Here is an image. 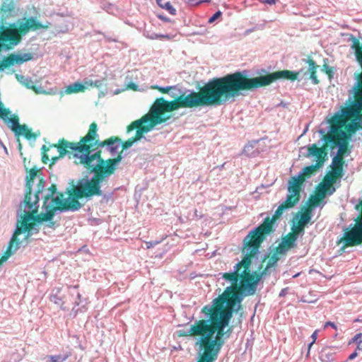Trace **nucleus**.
<instances>
[{"instance_id": "nucleus-1", "label": "nucleus", "mask_w": 362, "mask_h": 362, "mask_svg": "<svg viewBox=\"0 0 362 362\" xmlns=\"http://www.w3.org/2000/svg\"><path fill=\"white\" fill-rule=\"evenodd\" d=\"M250 240L253 239L250 234H247L243 240L245 257L235 264L234 271L221 274L223 279L230 283V286L226 287L211 304L202 308L201 313L206 319L196 320L187 331H179V337H199L221 350L224 344L223 338H228L232 332L230 327L226 332L224 329L228 325L233 312L238 313L242 308L243 296L254 295L262 276L267 274L269 268L276 266L281 255H284V253H278L275 248L271 256L268 255L264 258L263 262L267 259L265 268L260 272L251 273L252 259L258 252L262 243L255 247L249 244Z\"/></svg>"}, {"instance_id": "nucleus-2", "label": "nucleus", "mask_w": 362, "mask_h": 362, "mask_svg": "<svg viewBox=\"0 0 362 362\" xmlns=\"http://www.w3.org/2000/svg\"><path fill=\"white\" fill-rule=\"evenodd\" d=\"M298 75V72L282 70L264 76L250 77L246 71H235L223 77L214 78L202 86L199 91H191L187 95L182 93L172 101H167L163 98H157L149 112L138 120L151 131L157 124L167 121L168 117H163L166 112L180 108L221 105L243 92L269 86L276 80L295 81Z\"/></svg>"}, {"instance_id": "nucleus-3", "label": "nucleus", "mask_w": 362, "mask_h": 362, "mask_svg": "<svg viewBox=\"0 0 362 362\" xmlns=\"http://www.w3.org/2000/svg\"><path fill=\"white\" fill-rule=\"evenodd\" d=\"M101 154L102 151L98 150L91 156L83 157L77 154V157H73L76 158V164L83 165L90 173H94V175L90 180L83 178L78 180L76 185H73L72 188L67 191L69 201H64L62 195L52 199V211L46 214L45 218H50L54 216L57 211H77L82 206L79 199L103 194L101 182L105 177L115 173L116 165L122 160V157L119 156L117 158L104 160Z\"/></svg>"}, {"instance_id": "nucleus-4", "label": "nucleus", "mask_w": 362, "mask_h": 362, "mask_svg": "<svg viewBox=\"0 0 362 362\" xmlns=\"http://www.w3.org/2000/svg\"><path fill=\"white\" fill-rule=\"evenodd\" d=\"M98 134V125L93 122H92L88 131V133L81 138L78 142H71L66 139L60 141L58 148H59V156L57 158H64L68 155L69 158L77 157V154L85 157L91 156L92 152L98 148L106 147L107 151L112 156H116L117 158L120 156L122 158V150L119 151L122 139L116 136H112L110 138L100 141Z\"/></svg>"}, {"instance_id": "nucleus-5", "label": "nucleus", "mask_w": 362, "mask_h": 362, "mask_svg": "<svg viewBox=\"0 0 362 362\" xmlns=\"http://www.w3.org/2000/svg\"><path fill=\"white\" fill-rule=\"evenodd\" d=\"M48 189L50 194L45 196L42 206V208L45 209V212L37 214L39 208L38 202L40 200L39 194L42 192V189L39 188L36 193L33 195L30 204H28L26 210L24 211L25 214L22 217V220L18 221V223H20L22 226H23V230L28 231V233H29L30 231L33 228L35 223H41L42 221H49L53 218L54 216H52L50 218H45L46 214L52 211V205L54 204L52 202V199H56L57 197H59L60 195H62L63 200L68 201L64 198V195L62 192H57V186L55 184H52ZM28 235L29 234H28Z\"/></svg>"}, {"instance_id": "nucleus-6", "label": "nucleus", "mask_w": 362, "mask_h": 362, "mask_svg": "<svg viewBox=\"0 0 362 362\" xmlns=\"http://www.w3.org/2000/svg\"><path fill=\"white\" fill-rule=\"evenodd\" d=\"M328 122L332 133L349 137L358 129H362V111L351 104L342 107L341 113L334 114Z\"/></svg>"}, {"instance_id": "nucleus-7", "label": "nucleus", "mask_w": 362, "mask_h": 362, "mask_svg": "<svg viewBox=\"0 0 362 362\" xmlns=\"http://www.w3.org/2000/svg\"><path fill=\"white\" fill-rule=\"evenodd\" d=\"M288 194L286 200L279 206L272 217H266L262 223L248 233L250 234V238L254 239L252 240H250L249 244L257 247L259 243H262L266 239L267 235L274 232V225L282 215L284 211L293 208L300 201V196L297 195L291 190H288Z\"/></svg>"}, {"instance_id": "nucleus-8", "label": "nucleus", "mask_w": 362, "mask_h": 362, "mask_svg": "<svg viewBox=\"0 0 362 362\" xmlns=\"http://www.w3.org/2000/svg\"><path fill=\"white\" fill-rule=\"evenodd\" d=\"M322 165V160L317 162L315 165L306 166L298 176H293L288 182V190H291L297 195L300 196L301 187L307 177L315 173Z\"/></svg>"}, {"instance_id": "nucleus-9", "label": "nucleus", "mask_w": 362, "mask_h": 362, "mask_svg": "<svg viewBox=\"0 0 362 362\" xmlns=\"http://www.w3.org/2000/svg\"><path fill=\"white\" fill-rule=\"evenodd\" d=\"M341 240L344 241V247H351L362 243V204L354 227L345 232Z\"/></svg>"}, {"instance_id": "nucleus-10", "label": "nucleus", "mask_w": 362, "mask_h": 362, "mask_svg": "<svg viewBox=\"0 0 362 362\" xmlns=\"http://www.w3.org/2000/svg\"><path fill=\"white\" fill-rule=\"evenodd\" d=\"M195 344L199 346V349L202 351L197 362H214L216 360L220 350L209 344L207 340L199 337Z\"/></svg>"}, {"instance_id": "nucleus-11", "label": "nucleus", "mask_w": 362, "mask_h": 362, "mask_svg": "<svg viewBox=\"0 0 362 362\" xmlns=\"http://www.w3.org/2000/svg\"><path fill=\"white\" fill-rule=\"evenodd\" d=\"M139 122H140L138 119H136L127 126V133H129L130 132L134 129H136V132L134 136L127 139L125 141H122L120 146H122V151L130 148L134 142L139 141L143 137L144 133H147L149 132L147 127H146L144 124Z\"/></svg>"}, {"instance_id": "nucleus-12", "label": "nucleus", "mask_w": 362, "mask_h": 362, "mask_svg": "<svg viewBox=\"0 0 362 362\" xmlns=\"http://www.w3.org/2000/svg\"><path fill=\"white\" fill-rule=\"evenodd\" d=\"M322 140L324 144L321 147H318L315 144H313L308 147V155L317 158V162L322 160L323 164L327 156V148L329 146L330 141H333V137L327 133L322 136Z\"/></svg>"}, {"instance_id": "nucleus-13", "label": "nucleus", "mask_w": 362, "mask_h": 362, "mask_svg": "<svg viewBox=\"0 0 362 362\" xmlns=\"http://www.w3.org/2000/svg\"><path fill=\"white\" fill-rule=\"evenodd\" d=\"M50 27V23L42 24L35 18L30 17L25 19V22L19 24L18 27H16V32L22 38L23 35H26L30 30H37L39 29H48Z\"/></svg>"}, {"instance_id": "nucleus-14", "label": "nucleus", "mask_w": 362, "mask_h": 362, "mask_svg": "<svg viewBox=\"0 0 362 362\" xmlns=\"http://www.w3.org/2000/svg\"><path fill=\"white\" fill-rule=\"evenodd\" d=\"M63 139L59 140L57 144H50L47 146L46 145H43L41 148L42 151V162L45 164H47L48 161L50 160L49 167L54 165L56 162L60 158H57L59 156L60 152L59 148H58V146L60 143V141Z\"/></svg>"}, {"instance_id": "nucleus-15", "label": "nucleus", "mask_w": 362, "mask_h": 362, "mask_svg": "<svg viewBox=\"0 0 362 362\" xmlns=\"http://www.w3.org/2000/svg\"><path fill=\"white\" fill-rule=\"evenodd\" d=\"M23 232H25L23 230V226L18 222L16 226V229L15 230L13 235L9 241L8 247L4 255L0 258V266L2 264V263L5 261H6L8 257L14 252H16L20 247V241L18 239V236L21 234Z\"/></svg>"}, {"instance_id": "nucleus-16", "label": "nucleus", "mask_w": 362, "mask_h": 362, "mask_svg": "<svg viewBox=\"0 0 362 362\" xmlns=\"http://www.w3.org/2000/svg\"><path fill=\"white\" fill-rule=\"evenodd\" d=\"M327 134H330L333 137V141L329 143L330 148L334 149L336 146H339L336 156L344 158L348 151V136H344L341 134L332 133L331 130Z\"/></svg>"}, {"instance_id": "nucleus-17", "label": "nucleus", "mask_w": 362, "mask_h": 362, "mask_svg": "<svg viewBox=\"0 0 362 362\" xmlns=\"http://www.w3.org/2000/svg\"><path fill=\"white\" fill-rule=\"evenodd\" d=\"M36 175L37 170L35 168H31L29 170L28 175L26 177V193L23 202L24 211L26 210V208L28 206V204H30L31 200L33 197V196H32V187L33 180L35 178Z\"/></svg>"}, {"instance_id": "nucleus-18", "label": "nucleus", "mask_w": 362, "mask_h": 362, "mask_svg": "<svg viewBox=\"0 0 362 362\" xmlns=\"http://www.w3.org/2000/svg\"><path fill=\"white\" fill-rule=\"evenodd\" d=\"M297 239L288 233L282 238L281 243L276 247L278 253H284V255L291 248L296 246V242Z\"/></svg>"}, {"instance_id": "nucleus-19", "label": "nucleus", "mask_w": 362, "mask_h": 362, "mask_svg": "<svg viewBox=\"0 0 362 362\" xmlns=\"http://www.w3.org/2000/svg\"><path fill=\"white\" fill-rule=\"evenodd\" d=\"M354 100L352 105L362 111V78H358L354 86Z\"/></svg>"}, {"instance_id": "nucleus-20", "label": "nucleus", "mask_w": 362, "mask_h": 362, "mask_svg": "<svg viewBox=\"0 0 362 362\" xmlns=\"http://www.w3.org/2000/svg\"><path fill=\"white\" fill-rule=\"evenodd\" d=\"M16 4L14 0H4L1 6L2 17L8 18L15 13Z\"/></svg>"}, {"instance_id": "nucleus-21", "label": "nucleus", "mask_w": 362, "mask_h": 362, "mask_svg": "<svg viewBox=\"0 0 362 362\" xmlns=\"http://www.w3.org/2000/svg\"><path fill=\"white\" fill-rule=\"evenodd\" d=\"M344 164V160L341 157L335 156L332 158V162L331 165V171L334 172V173H337L339 175L343 176L344 171H343V165Z\"/></svg>"}, {"instance_id": "nucleus-22", "label": "nucleus", "mask_w": 362, "mask_h": 362, "mask_svg": "<svg viewBox=\"0 0 362 362\" xmlns=\"http://www.w3.org/2000/svg\"><path fill=\"white\" fill-rule=\"evenodd\" d=\"M86 89V86L81 83L76 82L68 86L65 90V93L72 94L79 92H84Z\"/></svg>"}, {"instance_id": "nucleus-23", "label": "nucleus", "mask_w": 362, "mask_h": 362, "mask_svg": "<svg viewBox=\"0 0 362 362\" xmlns=\"http://www.w3.org/2000/svg\"><path fill=\"white\" fill-rule=\"evenodd\" d=\"M308 63L309 65L310 78L313 81V83L314 84H317L319 83V80L317 78L316 72H317L318 66L315 64V61L312 59H309L308 60Z\"/></svg>"}, {"instance_id": "nucleus-24", "label": "nucleus", "mask_w": 362, "mask_h": 362, "mask_svg": "<svg viewBox=\"0 0 362 362\" xmlns=\"http://www.w3.org/2000/svg\"><path fill=\"white\" fill-rule=\"evenodd\" d=\"M311 211H312V209L310 207L306 208L305 210L301 214L300 219L298 221V223L305 228V226L310 221Z\"/></svg>"}, {"instance_id": "nucleus-25", "label": "nucleus", "mask_w": 362, "mask_h": 362, "mask_svg": "<svg viewBox=\"0 0 362 362\" xmlns=\"http://www.w3.org/2000/svg\"><path fill=\"white\" fill-rule=\"evenodd\" d=\"M23 134L25 139L30 140L31 139H35L37 137V134L33 132L31 129H28V127L25 124H23L21 126V128L19 130V132H18L16 134Z\"/></svg>"}, {"instance_id": "nucleus-26", "label": "nucleus", "mask_w": 362, "mask_h": 362, "mask_svg": "<svg viewBox=\"0 0 362 362\" xmlns=\"http://www.w3.org/2000/svg\"><path fill=\"white\" fill-rule=\"evenodd\" d=\"M8 120L11 123V129L12 131L16 134L18 132H19L20 129L21 128V126L23 124H19V119L18 117L16 115H13L11 118H8V116L6 117L4 120Z\"/></svg>"}, {"instance_id": "nucleus-27", "label": "nucleus", "mask_w": 362, "mask_h": 362, "mask_svg": "<svg viewBox=\"0 0 362 362\" xmlns=\"http://www.w3.org/2000/svg\"><path fill=\"white\" fill-rule=\"evenodd\" d=\"M341 175L334 173V172L330 170L326 174L323 180L328 182L329 184H330L331 185L334 186L337 180L341 178Z\"/></svg>"}, {"instance_id": "nucleus-28", "label": "nucleus", "mask_w": 362, "mask_h": 362, "mask_svg": "<svg viewBox=\"0 0 362 362\" xmlns=\"http://www.w3.org/2000/svg\"><path fill=\"white\" fill-rule=\"evenodd\" d=\"M318 187L328 193V195H332L336 191L334 186L331 185L324 180H322V182L318 185Z\"/></svg>"}, {"instance_id": "nucleus-29", "label": "nucleus", "mask_w": 362, "mask_h": 362, "mask_svg": "<svg viewBox=\"0 0 362 362\" xmlns=\"http://www.w3.org/2000/svg\"><path fill=\"white\" fill-rule=\"evenodd\" d=\"M69 355H54V356H49L47 357V362H64L68 358Z\"/></svg>"}, {"instance_id": "nucleus-30", "label": "nucleus", "mask_w": 362, "mask_h": 362, "mask_svg": "<svg viewBox=\"0 0 362 362\" xmlns=\"http://www.w3.org/2000/svg\"><path fill=\"white\" fill-rule=\"evenodd\" d=\"M304 229L305 228L303 226L297 223L296 225L292 226L290 233L293 235L296 239H298V235L304 233Z\"/></svg>"}, {"instance_id": "nucleus-31", "label": "nucleus", "mask_w": 362, "mask_h": 362, "mask_svg": "<svg viewBox=\"0 0 362 362\" xmlns=\"http://www.w3.org/2000/svg\"><path fill=\"white\" fill-rule=\"evenodd\" d=\"M362 336V333L356 334L349 341V344L354 342L356 343V350L362 351V339H360Z\"/></svg>"}, {"instance_id": "nucleus-32", "label": "nucleus", "mask_w": 362, "mask_h": 362, "mask_svg": "<svg viewBox=\"0 0 362 362\" xmlns=\"http://www.w3.org/2000/svg\"><path fill=\"white\" fill-rule=\"evenodd\" d=\"M160 8L165 9L168 11L171 15L176 14V10L173 8L170 2H166L165 4L163 1L160 2V4H158Z\"/></svg>"}, {"instance_id": "nucleus-33", "label": "nucleus", "mask_w": 362, "mask_h": 362, "mask_svg": "<svg viewBox=\"0 0 362 362\" xmlns=\"http://www.w3.org/2000/svg\"><path fill=\"white\" fill-rule=\"evenodd\" d=\"M310 206L311 209L313 206H316L320 204V202L322 201L320 197H318L317 195L312 196L310 199Z\"/></svg>"}, {"instance_id": "nucleus-34", "label": "nucleus", "mask_w": 362, "mask_h": 362, "mask_svg": "<svg viewBox=\"0 0 362 362\" xmlns=\"http://www.w3.org/2000/svg\"><path fill=\"white\" fill-rule=\"evenodd\" d=\"M315 194L323 200L325 198L326 195H328V193H327L325 191H324L317 186Z\"/></svg>"}, {"instance_id": "nucleus-35", "label": "nucleus", "mask_w": 362, "mask_h": 362, "mask_svg": "<svg viewBox=\"0 0 362 362\" xmlns=\"http://www.w3.org/2000/svg\"><path fill=\"white\" fill-rule=\"evenodd\" d=\"M51 301L54 302L55 304H57L60 305L61 307H63L64 302L62 301V299L60 297H58L57 294L51 296Z\"/></svg>"}, {"instance_id": "nucleus-36", "label": "nucleus", "mask_w": 362, "mask_h": 362, "mask_svg": "<svg viewBox=\"0 0 362 362\" xmlns=\"http://www.w3.org/2000/svg\"><path fill=\"white\" fill-rule=\"evenodd\" d=\"M153 88L158 90L162 93H168L170 90L173 89L174 87H173V86L159 87L158 86H155L153 87Z\"/></svg>"}, {"instance_id": "nucleus-37", "label": "nucleus", "mask_w": 362, "mask_h": 362, "mask_svg": "<svg viewBox=\"0 0 362 362\" xmlns=\"http://www.w3.org/2000/svg\"><path fill=\"white\" fill-rule=\"evenodd\" d=\"M167 236H165L164 238H163L160 240H158V241H149V242H146V248L147 249H150V248H152L153 247H155L156 245H157L158 244L160 243L163 240H165Z\"/></svg>"}, {"instance_id": "nucleus-38", "label": "nucleus", "mask_w": 362, "mask_h": 362, "mask_svg": "<svg viewBox=\"0 0 362 362\" xmlns=\"http://www.w3.org/2000/svg\"><path fill=\"white\" fill-rule=\"evenodd\" d=\"M222 15L221 11H216L208 21L209 23H213L216 20L219 18Z\"/></svg>"}, {"instance_id": "nucleus-39", "label": "nucleus", "mask_w": 362, "mask_h": 362, "mask_svg": "<svg viewBox=\"0 0 362 362\" xmlns=\"http://www.w3.org/2000/svg\"><path fill=\"white\" fill-rule=\"evenodd\" d=\"M151 39H157V38H160V39H170V36L168 35H155V36H151L150 37Z\"/></svg>"}, {"instance_id": "nucleus-40", "label": "nucleus", "mask_w": 362, "mask_h": 362, "mask_svg": "<svg viewBox=\"0 0 362 362\" xmlns=\"http://www.w3.org/2000/svg\"><path fill=\"white\" fill-rule=\"evenodd\" d=\"M279 0H259L262 4L273 5L275 4Z\"/></svg>"}, {"instance_id": "nucleus-41", "label": "nucleus", "mask_w": 362, "mask_h": 362, "mask_svg": "<svg viewBox=\"0 0 362 362\" xmlns=\"http://www.w3.org/2000/svg\"><path fill=\"white\" fill-rule=\"evenodd\" d=\"M317 331L315 330L313 334L311 335V338L313 339L312 342L309 344V348H310V346L315 342L316 339H317Z\"/></svg>"}, {"instance_id": "nucleus-42", "label": "nucleus", "mask_w": 362, "mask_h": 362, "mask_svg": "<svg viewBox=\"0 0 362 362\" xmlns=\"http://www.w3.org/2000/svg\"><path fill=\"white\" fill-rule=\"evenodd\" d=\"M324 69H325L326 74H328L329 77H331L332 74V68H330L327 65H325L324 66Z\"/></svg>"}, {"instance_id": "nucleus-43", "label": "nucleus", "mask_w": 362, "mask_h": 362, "mask_svg": "<svg viewBox=\"0 0 362 362\" xmlns=\"http://www.w3.org/2000/svg\"><path fill=\"white\" fill-rule=\"evenodd\" d=\"M52 218L49 221H47L48 223L45 225V226L48 227V228H55V225H56V223L53 221H52ZM44 221H42V222H43Z\"/></svg>"}, {"instance_id": "nucleus-44", "label": "nucleus", "mask_w": 362, "mask_h": 362, "mask_svg": "<svg viewBox=\"0 0 362 362\" xmlns=\"http://www.w3.org/2000/svg\"><path fill=\"white\" fill-rule=\"evenodd\" d=\"M328 326L332 327L334 329H337V325L334 322H325V324L324 325V328L325 329Z\"/></svg>"}, {"instance_id": "nucleus-45", "label": "nucleus", "mask_w": 362, "mask_h": 362, "mask_svg": "<svg viewBox=\"0 0 362 362\" xmlns=\"http://www.w3.org/2000/svg\"><path fill=\"white\" fill-rule=\"evenodd\" d=\"M83 84L86 86V88L88 86L94 87V81H85Z\"/></svg>"}, {"instance_id": "nucleus-46", "label": "nucleus", "mask_w": 362, "mask_h": 362, "mask_svg": "<svg viewBox=\"0 0 362 362\" xmlns=\"http://www.w3.org/2000/svg\"><path fill=\"white\" fill-rule=\"evenodd\" d=\"M28 88H31L33 90H34L36 93H40V92L38 90V88L35 86H30L29 85H26Z\"/></svg>"}, {"instance_id": "nucleus-47", "label": "nucleus", "mask_w": 362, "mask_h": 362, "mask_svg": "<svg viewBox=\"0 0 362 362\" xmlns=\"http://www.w3.org/2000/svg\"><path fill=\"white\" fill-rule=\"evenodd\" d=\"M102 86V81L97 80L94 81V87L100 88Z\"/></svg>"}, {"instance_id": "nucleus-48", "label": "nucleus", "mask_w": 362, "mask_h": 362, "mask_svg": "<svg viewBox=\"0 0 362 362\" xmlns=\"http://www.w3.org/2000/svg\"><path fill=\"white\" fill-rule=\"evenodd\" d=\"M357 355H358V354H357L356 351H355L354 352H353L351 354L349 355V359L353 360L357 356Z\"/></svg>"}, {"instance_id": "nucleus-49", "label": "nucleus", "mask_w": 362, "mask_h": 362, "mask_svg": "<svg viewBox=\"0 0 362 362\" xmlns=\"http://www.w3.org/2000/svg\"><path fill=\"white\" fill-rule=\"evenodd\" d=\"M163 1V0H156L158 4H160V2Z\"/></svg>"}, {"instance_id": "nucleus-50", "label": "nucleus", "mask_w": 362, "mask_h": 362, "mask_svg": "<svg viewBox=\"0 0 362 362\" xmlns=\"http://www.w3.org/2000/svg\"><path fill=\"white\" fill-rule=\"evenodd\" d=\"M354 322H361V320L359 319H356Z\"/></svg>"}, {"instance_id": "nucleus-51", "label": "nucleus", "mask_w": 362, "mask_h": 362, "mask_svg": "<svg viewBox=\"0 0 362 362\" xmlns=\"http://www.w3.org/2000/svg\"><path fill=\"white\" fill-rule=\"evenodd\" d=\"M132 85L134 86V89H136V88H135L136 85H135V84H134V83H132Z\"/></svg>"}]
</instances>
